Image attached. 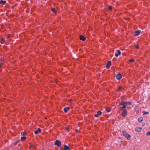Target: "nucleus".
<instances>
[{"label": "nucleus", "mask_w": 150, "mask_h": 150, "mask_svg": "<svg viewBox=\"0 0 150 150\" xmlns=\"http://www.w3.org/2000/svg\"><path fill=\"white\" fill-rule=\"evenodd\" d=\"M122 133L123 135H124L125 137H126L128 139H130L131 136L128 134V133L125 130H123Z\"/></svg>", "instance_id": "nucleus-1"}, {"label": "nucleus", "mask_w": 150, "mask_h": 150, "mask_svg": "<svg viewBox=\"0 0 150 150\" xmlns=\"http://www.w3.org/2000/svg\"><path fill=\"white\" fill-rule=\"evenodd\" d=\"M119 105L122 106V107H120L121 109L122 110H123L124 108H126V105L125 104V102L122 101H121V103H120Z\"/></svg>", "instance_id": "nucleus-2"}, {"label": "nucleus", "mask_w": 150, "mask_h": 150, "mask_svg": "<svg viewBox=\"0 0 150 150\" xmlns=\"http://www.w3.org/2000/svg\"><path fill=\"white\" fill-rule=\"evenodd\" d=\"M54 144L56 146H57L59 147L61 146V142L59 140H56L55 141Z\"/></svg>", "instance_id": "nucleus-3"}, {"label": "nucleus", "mask_w": 150, "mask_h": 150, "mask_svg": "<svg viewBox=\"0 0 150 150\" xmlns=\"http://www.w3.org/2000/svg\"><path fill=\"white\" fill-rule=\"evenodd\" d=\"M122 113V115L123 117H125L127 113V111L126 109H124Z\"/></svg>", "instance_id": "nucleus-4"}, {"label": "nucleus", "mask_w": 150, "mask_h": 150, "mask_svg": "<svg viewBox=\"0 0 150 150\" xmlns=\"http://www.w3.org/2000/svg\"><path fill=\"white\" fill-rule=\"evenodd\" d=\"M117 53H116L115 54V56L116 57H117L118 56L121 54V52L119 50H116Z\"/></svg>", "instance_id": "nucleus-5"}, {"label": "nucleus", "mask_w": 150, "mask_h": 150, "mask_svg": "<svg viewBox=\"0 0 150 150\" xmlns=\"http://www.w3.org/2000/svg\"><path fill=\"white\" fill-rule=\"evenodd\" d=\"M111 62L110 61H108L107 62V64H106V67L108 69L110 67V66L111 65Z\"/></svg>", "instance_id": "nucleus-6"}, {"label": "nucleus", "mask_w": 150, "mask_h": 150, "mask_svg": "<svg viewBox=\"0 0 150 150\" xmlns=\"http://www.w3.org/2000/svg\"><path fill=\"white\" fill-rule=\"evenodd\" d=\"M41 129L40 128H38L37 130L34 132V133L35 134H38L41 132Z\"/></svg>", "instance_id": "nucleus-7"}, {"label": "nucleus", "mask_w": 150, "mask_h": 150, "mask_svg": "<svg viewBox=\"0 0 150 150\" xmlns=\"http://www.w3.org/2000/svg\"><path fill=\"white\" fill-rule=\"evenodd\" d=\"M116 77L117 79H120L122 78L121 74H117L116 76Z\"/></svg>", "instance_id": "nucleus-8"}, {"label": "nucleus", "mask_w": 150, "mask_h": 150, "mask_svg": "<svg viewBox=\"0 0 150 150\" xmlns=\"http://www.w3.org/2000/svg\"><path fill=\"white\" fill-rule=\"evenodd\" d=\"M101 112L100 111H98L97 114H95L94 115L95 117H98L99 115H100L101 114Z\"/></svg>", "instance_id": "nucleus-9"}, {"label": "nucleus", "mask_w": 150, "mask_h": 150, "mask_svg": "<svg viewBox=\"0 0 150 150\" xmlns=\"http://www.w3.org/2000/svg\"><path fill=\"white\" fill-rule=\"evenodd\" d=\"M80 39L82 41H84L86 40L85 38L82 35H81L79 36Z\"/></svg>", "instance_id": "nucleus-10"}, {"label": "nucleus", "mask_w": 150, "mask_h": 150, "mask_svg": "<svg viewBox=\"0 0 150 150\" xmlns=\"http://www.w3.org/2000/svg\"><path fill=\"white\" fill-rule=\"evenodd\" d=\"M140 30H137L135 32L134 34L136 36H138L140 34Z\"/></svg>", "instance_id": "nucleus-11"}, {"label": "nucleus", "mask_w": 150, "mask_h": 150, "mask_svg": "<svg viewBox=\"0 0 150 150\" xmlns=\"http://www.w3.org/2000/svg\"><path fill=\"white\" fill-rule=\"evenodd\" d=\"M142 129L141 128L136 127L135 128V130L136 131L140 132L142 131Z\"/></svg>", "instance_id": "nucleus-12"}, {"label": "nucleus", "mask_w": 150, "mask_h": 150, "mask_svg": "<svg viewBox=\"0 0 150 150\" xmlns=\"http://www.w3.org/2000/svg\"><path fill=\"white\" fill-rule=\"evenodd\" d=\"M69 107H66L64 108V110L65 112H67L68 111L69 109Z\"/></svg>", "instance_id": "nucleus-13"}, {"label": "nucleus", "mask_w": 150, "mask_h": 150, "mask_svg": "<svg viewBox=\"0 0 150 150\" xmlns=\"http://www.w3.org/2000/svg\"><path fill=\"white\" fill-rule=\"evenodd\" d=\"M64 150H70V148L69 147L66 145L64 146Z\"/></svg>", "instance_id": "nucleus-14"}, {"label": "nucleus", "mask_w": 150, "mask_h": 150, "mask_svg": "<svg viewBox=\"0 0 150 150\" xmlns=\"http://www.w3.org/2000/svg\"><path fill=\"white\" fill-rule=\"evenodd\" d=\"M143 118L142 117H139L138 119V121L139 122H141L143 121Z\"/></svg>", "instance_id": "nucleus-15"}, {"label": "nucleus", "mask_w": 150, "mask_h": 150, "mask_svg": "<svg viewBox=\"0 0 150 150\" xmlns=\"http://www.w3.org/2000/svg\"><path fill=\"white\" fill-rule=\"evenodd\" d=\"M0 3L2 5H4L6 3V1H5L1 0Z\"/></svg>", "instance_id": "nucleus-16"}, {"label": "nucleus", "mask_w": 150, "mask_h": 150, "mask_svg": "<svg viewBox=\"0 0 150 150\" xmlns=\"http://www.w3.org/2000/svg\"><path fill=\"white\" fill-rule=\"evenodd\" d=\"M52 10L55 14H56L57 13V10L54 8H52Z\"/></svg>", "instance_id": "nucleus-17"}, {"label": "nucleus", "mask_w": 150, "mask_h": 150, "mask_svg": "<svg viewBox=\"0 0 150 150\" xmlns=\"http://www.w3.org/2000/svg\"><path fill=\"white\" fill-rule=\"evenodd\" d=\"M26 139V137L25 136L24 137H21V140L22 141H23L25 140Z\"/></svg>", "instance_id": "nucleus-18"}, {"label": "nucleus", "mask_w": 150, "mask_h": 150, "mask_svg": "<svg viewBox=\"0 0 150 150\" xmlns=\"http://www.w3.org/2000/svg\"><path fill=\"white\" fill-rule=\"evenodd\" d=\"M4 41H5V40L4 38H2L1 39V44H3L4 43Z\"/></svg>", "instance_id": "nucleus-19"}, {"label": "nucleus", "mask_w": 150, "mask_h": 150, "mask_svg": "<svg viewBox=\"0 0 150 150\" xmlns=\"http://www.w3.org/2000/svg\"><path fill=\"white\" fill-rule=\"evenodd\" d=\"M125 104L126 105H130L131 104V102H127L126 103L125 102Z\"/></svg>", "instance_id": "nucleus-20"}, {"label": "nucleus", "mask_w": 150, "mask_h": 150, "mask_svg": "<svg viewBox=\"0 0 150 150\" xmlns=\"http://www.w3.org/2000/svg\"><path fill=\"white\" fill-rule=\"evenodd\" d=\"M110 109L109 108H105V110L107 112H109L110 111Z\"/></svg>", "instance_id": "nucleus-21"}, {"label": "nucleus", "mask_w": 150, "mask_h": 150, "mask_svg": "<svg viewBox=\"0 0 150 150\" xmlns=\"http://www.w3.org/2000/svg\"><path fill=\"white\" fill-rule=\"evenodd\" d=\"M26 134V132H22L21 133V134L22 135H25Z\"/></svg>", "instance_id": "nucleus-22"}, {"label": "nucleus", "mask_w": 150, "mask_h": 150, "mask_svg": "<svg viewBox=\"0 0 150 150\" xmlns=\"http://www.w3.org/2000/svg\"><path fill=\"white\" fill-rule=\"evenodd\" d=\"M122 87H121V86H120V87H119L118 88V91H121L122 90Z\"/></svg>", "instance_id": "nucleus-23"}, {"label": "nucleus", "mask_w": 150, "mask_h": 150, "mask_svg": "<svg viewBox=\"0 0 150 150\" xmlns=\"http://www.w3.org/2000/svg\"><path fill=\"white\" fill-rule=\"evenodd\" d=\"M19 140H17L15 142H14L13 143V144L15 145H16L17 144V143H18L19 142Z\"/></svg>", "instance_id": "nucleus-24"}, {"label": "nucleus", "mask_w": 150, "mask_h": 150, "mask_svg": "<svg viewBox=\"0 0 150 150\" xmlns=\"http://www.w3.org/2000/svg\"><path fill=\"white\" fill-rule=\"evenodd\" d=\"M129 61L130 62H132L134 61V59H130L129 60Z\"/></svg>", "instance_id": "nucleus-25"}, {"label": "nucleus", "mask_w": 150, "mask_h": 150, "mask_svg": "<svg viewBox=\"0 0 150 150\" xmlns=\"http://www.w3.org/2000/svg\"><path fill=\"white\" fill-rule=\"evenodd\" d=\"M34 148H35V146H31L29 147V148L30 149H32Z\"/></svg>", "instance_id": "nucleus-26"}, {"label": "nucleus", "mask_w": 150, "mask_h": 150, "mask_svg": "<svg viewBox=\"0 0 150 150\" xmlns=\"http://www.w3.org/2000/svg\"><path fill=\"white\" fill-rule=\"evenodd\" d=\"M108 8L109 10H111L112 9V7L111 6H108Z\"/></svg>", "instance_id": "nucleus-27"}, {"label": "nucleus", "mask_w": 150, "mask_h": 150, "mask_svg": "<svg viewBox=\"0 0 150 150\" xmlns=\"http://www.w3.org/2000/svg\"><path fill=\"white\" fill-rule=\"evenodd\" d=\"M146 135L148 136L149 135H150V132H147L146 133Z\"/></svg>", "instance_id": "nucleus-28"}, {"label": "nucleus", "mask_w": 150, "mask_h": 150, "mask_svg": "<svg viewBox=\"0 0 150 150\" xmlns=\"http://www.w3.org/2000/svg\"><path fill=\"white\" fill-rule=\"evenodd\" d=\"M149 112H144L143 114H146L147 113H149Z\"/></svg>", "instance_id": "nucleus-29"}, {"label": "nucleus", "mask_w": 150, "mask_h": 150, "mask_svg": "<svg viewBox=\"0 0 150 150\" xmlns=\"http://www.w3.org/2000/svg\"><path fill=\"white\" fill-rule=\"evenodd\" d=\"M135 47L136 48L138 49L139 48V45H137L135 46Z\"/></svg>", "instance_id": "nucleus-30"}, {"label": "nucleus", "mask_w": 150, "mask_h": 150, "mask_svg": "<svg viewBox=\"0 0 150 150\" xmlns=\"http://www.w3.org/2000/svg\"><path fill=\"white\" fill-rule=\"evenodd\" d=\"M65 130H66V131H67V132H68L69 131V129L68 128H65Z\"/></svg>", "instance_id": "nucleus-31"}, {"label": "nucleus", "mask_w": 150, "mask_h": 150, "mask_svg": "<svg viewBox=\"0 0 150 150\" xmlns=\"http://www.w3.org/2000/svg\"><path fill=\"white\" fill-rule=\"evenodd\" d=\"M1 59V62H2L3 60L2 59Z\"/></svg>", "instance_id": "nucleus-32"}, {"label": "nucleus", "mask_w": 150, "mask_h": 150, "mask_svg": "<svg viewBox=\"0 0 150 150\" xmlns=\"http://www.w3.org/2000/svg\"><path fill=\"white\" fill-rule=\"evenodd\" d=\"M2 65V64H0V67Z\"/></svg>", "instance_id": "nucleus-33"}, {"label": "nucleus", "mask_w": 150, "mask_h": 150, "mask_svg": "<svg viewBox=\"0 0 150 150\" xmlns=\"http://www.w3.org/2000/svg\"><path fill=\"white\" fill-rule=\"evenodd\" d=\"M76 132H79V130H77L76 131Z\"/></svg>", "instance_id": "nucleus-34"}, {"label": "nucleus", "mask_w": 150, "mask_h": 150, "mask_svg": "<svg viewBox=\"0 0 150 150\" xmlns=\"http://www.w3.org/2000/svg\"><path fill=\"white\" fill-rule=\"evenodd\" d=\"M10 37V35H8V37Z\"/></svg>", "instance_id": "nucleus-35"}, {"label": "nucleus", "mask_w": 150, "mask_h": 150, "mask_svg": "<svg viewBox=\"0 0 150 150\" xmlns=\"http://www.w3.org/2000/svg\"><path fill=\"white\" fill-rule=\"evenodd\" d=\"M68 101H69V102H70V100H68Z\"/></svg>", "instance_id": "nucleus-36"}]
</instances>
